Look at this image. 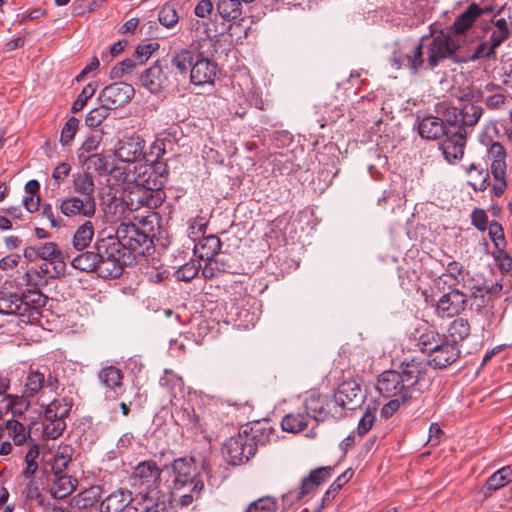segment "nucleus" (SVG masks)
Wrapping results in <instances>:
<instances>
[{
    "mask_svg": "<svg viewBox=\"0 0 512 512\" xmlns=\"http://www.w3.org/2000/svg\"><path fill=\"white\" fill-rule=\"evenodd\" d=\"M488 234L493 242L495 249L500 252L505 250L506 240L502 225L497 221H491L488 227Z\"/></svg>",
    "mask_w": 512,
    "mask_h": 512,
    "instance_id": "obj_54",
    "label": "nucleus"
},
{
    "mask_svg": "<svg viewBox=\"0 0 512 512\" xmlns=\"http://www.w3.org/2000/svg\"><path fill=\"white\" fill-rule=\"evenodd\" d=\"M138 65L141 64L138 63V59L135 58L134 54H132L131 57L123 60L115 66L111 71V75L113 78H122L125 74H130Z\"/></svg>",
    "mask_w": 512,
    "mask_h": 512,
    "instance_id": "obj_62",
    "label": "nucleus"
},
{
    "mask_svg": "<svg viewBox=\"0 0 512 512\" xmlns=\"http://www.w3.org/2000/svg\"><path fill=\"white\" fill-rule=\"evenodd\" d=\"M109 237L124 252L128 250L139 255H143L152 242L145 231L140 230L136 224L130 222L121 223L116 229L115 236Z\"/></svg>",
    "mask_w": 512,
    "mask_h": 512,
    "instance_id": "obj_10",
    "label": "nucleus"
},
{
    "mask_svg": "<svg viewBox=\"0 0 512 512\" xmlns=\"http://www.w3.org/2000/svg\"><path fill=\"white\" fill-rule=\"evenodd\" d=\"M99 258V264L96 271L99 277L105 279H115L122 275L124 270V262H115V260H101V256Z\"/></svg>",
    "mask_w": 512,
    "mask_h": 512,
    "instance_id": "obj_49",
    "label": "nucleus"
},
{
    "mask_svg": "<svg viewBox=\"0 0 512 512\" xmlns=\"http://www.w3.org/2000/svg\"><path fill=\"white\" fill-rule=\"evenodd\" d=\"M159 384L161 388L167 392L171 402L173 398H176L178 394L183 392V380L172 370L164 371L163 376L159 380Z\"/></svg>",
    "mask_w": 512,
    "mask_h": 512,
    "instance_id": "obj_39",
    "label": "nucleus"
},
{
    "mask_svg": "<svg viewBox=\"0 0 512 512\" xmlns=\"http://www.w3.org/2000/svg\"><path fill=\"white\" fill-rule=\"evenodd\" d=\"M2 426L4 436L11 438L16 446H21L31 439L30 429L16 419L7 420Z\"/></svg>",
    "mask_w": 512,
    "mask_h": 512,
    "instance_id": "obj_36",
    "label": "nucleus"
},
{
    "mask_svg": "<svg viewBox=\"0 0 512 512\" xmlns=\"http://www.w3.org/2000/svg\"><path fill=\"white\" fill-rule=\"evenodd\" d=\"M466 174L469 178L468 184L474 191H484L490 185L489 171L481 163H471L466 168Z\"/></svg>",
    "mask_w": 512,
    "mask_h": 512,
    "instance_id": "obj_34",
    "label": "nucleus"
},
{
    "mask_svg": "<svg viewBox=\"0 0 512 512\" xmlns=\"http://www.w3.org/2000/svg\"><path fill=\"white\" fill-rule=\"evenodd\" d=\"M302 411L310 415V421H314L316 425L328 416L341 418V409L333 408L331 398L315 393L305 399Z\"/></svg>",
    "mask_w": 512,
    "mask_h": 512,
    "instance_id": "obj_18",
    "label": "nucleus"
},
{
    "mask_svg": "<svg viewBox=\"0 0 512 512\" xmlns=\"http://www.w3.org/2000/svg\"><path fill=\"white\" fill-rule=\"evenodd\" d=\"M471 327L469 321L465 318L454 319L448 327V337L450 342L456 343L463 341L470 335Z\"/></svg>",
    "mask_w": 512,
    "mask_h": 512,
    "instance_id": "obj_46",
    "label": "nucleus"
},
{
    "mask_svg": "<svg viewBox=\"0 0 512 512\" xmlns=\"http://www.w3.org/2000/svg\"><path fill=\"white\" fill-rule=\"evenodd\" d=\"M376 389L380 395L386 398L401 397L403 400H410L405 396V388L398 371L388 370L382 372L376 383Z\"/></svg>",
    "mask_w": 512,
    "mask_h": 512,
    "instance_id": "obj_23",
    "label": "nucleus"
},
{
    "mask_svg": "<svg viewBox=\"0 0 512 512\" xmlns=\"http://www.w3.org/2000/svg\"><path fill=\"white\" fill-rule=\"evenodd\" d=\"M102 141V134L96 133L86 138L80 148L77 150V158L82 159L90 156L92 152L97 151Z\"/></svg>",
    "mask_w": 512,
    "mask_h": 512,
    "instance_id": "obj_56",
    "label": "nucleus"
},
{
    "mask_svg": "<svg viewBox=\"0 0 512 512\" xmlns=\"http://www.w3.org/2000/svg\"><path fill=\"white\" fill-rule=\"evenodd\" d=\"M137 180L149 187L153 192H164L163 188L169 178V168L166 162L156 161L154 164H139L136 166Z\"/></svg>",
    "mask_w": 512,
    "mask_h": 512,
    "instance_id": "obj_17",
    "label": "nucleus"
},
{
    "mask_svg": "<svg viewBox=\"0 0 512 512\" xmlns=\"http://www.w3.org/2000/svg\"><path fill=\"white\" fill-rule=\"evenodd\" d=\"M277 507L274 497L264 496L250 503L245 512H276Z\"/></svg>",
    "mask_w": 512,
    "mask_h": 512,
    "instance_id": "obj_53",
    "label": "nucleus"
},
{
    "mask_svg": "<svg viewBox=\"0 0 512 512\" xmlns=\"http://www.w3.org/2000/svg\"><path fill=\"white\" fill-rule=\"evenodd\" d=\"M497 48L498 47H494L493 43L490 42V40L488 42L483 41L477 45L469 59L471 61H476L484 58H492L495 56Z\"/></svg>",
    "mask_w": 512,
    "mask_h": 512,
    "instance_id": "obj_64",
    "label": "nucleus"
},
{
    "mask_svg": "<svg viewBox=\"0 0 512 512\" xmlns=\"http://www.w3.org/2000/svg\"><path fill=\"white\" fill-rule=\"evenodd\" d=\"M72 188L74 195L62 197L56 201V207L67 217L83 216L91 218L97 211L96 186L90 172L73 175Z\"/></svg>",
    "mask_w": 512,
    "mask_h": 512,
    "instance_id": "obj_3",
    "label": "nucleus"
},
{
    "mask_svg": "<svg viewBox=\"0 0 512 512\" xmlns=\"http://www.w3.org/2000/svg\"><path fill=\"white\" fill-rule=\"evenodd\" d=\"M200 265H197L195 262L191 261L174 272V276L177 281H185L189 282L194 279L199 273Z\"/></svg>",
    "mask_w": 512,
    "mask_h": 512,
    "instance_id": "obj_61",
    "label": "nucleus"
},
{
    "mask_svg": "<svg viewBox=\"0 0 512 512\" xmlns=\"http://www.w3.org/2000/svg\"><path fill=\"white\" fill-rule=\"evenodd\" d=\"M310 423V415L302 410L286 414L281 421V427L289 433H299L307 428Z\"/></svg>",
    "mask_w": 512,
    "mask_h": 512,
    "instance_id": "obj_37",
    "label": "nucleus"
},
{
    "mask_svg": "<svg viewBox=\"0 0 512 512\" xmlns=\"http://www.w3.org/2000/svg\"><path fill=\"white\" fill-rule=\"evenodd\" d=\"M78 161L85 169L84 172H90L92 170L99 175H105L109 172L108 158L101 153L91 154L90 156L79 159Z\"/></svg>",
    "mask_w": 512,
    "mask_h": 512,
    "instance_id": "obj_43",
    "label": "nucleus"
},
{
    "mask_svg": "<svg viewBox=\"0 0 512 512\" xmlns=\"http://www.w3.org/2000/svg\"><path fill=\"white\" fill-rule=\"evenodd\" d=\"M79 127V120L76 117H70L61 130L60 143L62 146H69L73 141Z\"/></svg>",
    "mask_w": 512,
    "mask_h": 512,
    "instance_id": "obj_57",
    "label": "nucleus"
},
{
    "mask_svg": "<svg viewBox=\"0 0 512 512\" xmlns=\"http://www.w3.org/2000/svg\"><path fill=\"white\" fill-rule=\"evenodd\" d=\"M59 386V380L56 375L40 369L30 368L23 381L22 392L25 397H29L33 401L41 396L46 388L51 392H56Z\"/></svg>",
    "mask_w": 512,
    "mask_h": 512,
    "instance_id": "obj_15",
    "label": "nucleus"
},
{
    "mask_svg": "<svg viewBox=\"0 0 512 512\" xmlns=\"http://www.w3.org/2000/svg\"><path fill=\"white\" fill-rule=\"evenodd\" d=\"M73 455V448L70 445H63L58 448L52 463L54 473H61L67 468Z\"/></svg>",
    "mask_w": 512,
    "mask_h": 512,
    "instance_id": "obj_52",
    "label": "nucleus"
},
{
    "mask_svg": "<svg viewBox=\"0 0 512 512\" xmlns=\"http://www.w3.org/2000/svg\"><path fill=\"white\" fill-rule=\"evenodd\" d=\"M441 293L439 299L435 300L426 291L423 292L426 304L434 307L435 314L441 319L459 316L466 310L469 301L473 300L470 292L463 288L446 289Z\"/></svg>",
    "mask_w": 512,
    "mask_h": 512,
    "instance_id": "obj_8",
    "label": "nucleus"
},
{
    "mask_svg": "<svg viewBox=\"0 0 512 512\" xmlns=\"http://www.w3.org/2000/svg\"><path fill=\"white\" fill-rule=\"evenodd\" d=\"M24 257L34 262L41 259V264H46L48 268L54 269L61 275L65 274L66 263L60 247L54 242H45L38 245L29 246L24 250Z\"/></svg>",
    "mask_w": 512,
    "mask_h": 512,
    "instance_id": "obj_11",
    "label": "nucleus"
},
{
    "mask_svg": "<svg viewBox=\"0 0 512 512\" xmlns=\"http://www.w3.org/2000/svg\"><path fill=\"white\" fill-rule=\"evenodd\" d=\"M108 107L102 103L99 107H96L88 112L85 117V124L90 128L99 127L102 122L109 116Z\"/></svg>",
    "mask_w": 512,
    "mask_h": 512,
    "instance_id": "obj_55",
    "label": "nucleus"
},
{
    "mask_svg": "<svg viewBox=\"0 0 512 512\" xmlns=\"http://www.w3.org/2000/svg\"><path fill=\"white\" fill-rule=\"evenodd\" d=\"M98 492L94 488L84 490L71 499V507L78 510L87 509L97 501Z\"/></svg>",
    "mask_w": 512,
    "mask_h": 512,
    "instance_id": "obj_51",
    "label": "nucleus"
},
{
    "mask_svg": "<svg viewBox=\"0 0 512 512\" xmlns=\"http://www.w3.org/2000/svg\"><path fill=\"white\" fill-rule=\"evenodd\" d=\"M220 238L216 235L204 237L196 246L195 253H198L202 260H212L221 249Z\"/></svg>",
    "mask_w": 512,
    "mask_h": 512,
    "instance_id": "obj_38",
    "label": "nucleus"
},
{
    "mask_svg": "<svg viewBox=\"0 0 512 512\" xmlns=\"http://www.w3.org/2000/svg\"><path fill=\"white\" fill-rule=\"evenodd\" d=\"M161 469L153 460H145L140 462L132 473V481L134 486H145L147 489L156 488L160 482Z\"/></svg>",
    "mask_w": 512,
    "mask_h": 512,
    "instance_id": "obj_24",
    "label": "nucleus"
},
{
    "mask_svg": "<svg viewBox=\"0 0 512 512\" xmlns=\"http://www.w3.org/2000/svg\"><path fill=\"white\" fill-rule=\"evenodd\" d=\"M218 65L213 60L197 54L189 74L190 82L197 86L212 84L217 76Z\"/></svg>",
    "mask_w": 512,
    "mask_h": 512,
    "instance_id": "obj_21",
    "label": "nucleus"
},
{
    "mask_svg": "<svg viewBox=\"0 0 512 512\" xmlns=\"http://www.w3.org/2000/svg\"><path fill=\"white\" fill-rule=\"evenodd\" d=\"M376 411L377 410L375 407H368L366 409L365 413L360 418L358 426L356 428V432L359 436L362 437L371 430L376 420Z\"/></svg>",
    "mask_w": 512,
    "mask_h": 512,
    "instance_id": "obj_59",
    "label": "nucleus"
},
{
    "mask_svg": "<svg viewBox=\"0 0 512 512\" xmlns=\"http://www.w3.org/2000/svg\"><path fill=\"white\" fill-rule=\"evenodd\" d=\"M217 14L224 22H228V26L223 28L224 32H229L233 36L234 25L242 20V3L239 0H218L216 3Z\"/></svg>",
    "mask_w": 512,
    "mask_h": 512,
    "instance_id": "obj_29",
    "label": "nucleus"
},
{
    "mask_svg": "<svg viewBox=\"0 0 512 512\" xmlns=\"http://www.w3.org/2000/svg\"><path fill=\"white\" fill-rule=\"evenodd\" d=\"M71 411V404L65 399H54L44 410V419H65Z\"/></svg>",
    "mask_w": 512,
    "mask_h": 512,
    "instance_id": "obj_48",
    "label": "nucleus"
},
{
    "mask_svg": "<svg viewBox=\"0 0 512 512\" xmlns=\"http://www.w3.org/2000/svg\"><path fill=\"white\" fill-rule=\"evenodd\" d=\"M61 276L54 269L48 268L46 264H41L39 267L28 269L23 276V281L27 286L38 289L47 286L50 280Z\"/></svg>",
    "mask_w": 512,
    "mask_h": 512,
    "instance_id": "obj_32",
    "label": "nucleus"
},
{
    "mask_svg": "<svg viewBox=\"0 0 512 512\" xmlns=\"http://www.w3.org/2000/svg\"><path fill=\"white\" fill-rule=\"evenodd\" d=\"M136 166L134 170L128 169L121 171L119 180L126 184L123 201L131 211H136L142 207L155 209L160 207L165 198V192H153L149 187L143 184V181L137 180Z\"/></svg>",
    "mask_w": 512,
    "mask_h": 512,
    "instance_id": "obj_7",
    "label": "nucleus"
},
{
    "mask_svg": "<svg viewBox=\"0 0 512 512\" xmlns=\"http://www.w3.org/2000/svg\"><path fill=\"white\" fill-rule=\"evenodd\" d=\"M169 468H171L173 474L171 488L175 491L182 489L188 483L194 484L195 480H201L200 473L196 471L193 457L175 459ZM166 469H168V466H166Z\"/></svg>",
    "mask_w": 512,
    "mask_h": 512,
    "instance_id": "obj_19",
    "label": "nucleus"
},
{
    "mask_svg": "<svg viewBox=\"0 0 512 512\" xmlns=\"http://www.w3.org/2000/svg\"><path fill=\"white\" fill-rule=\"evenodd\" d=\"M500 15L507 16L508 19H511V7H508L506 4L500 6L491 20L494 25V29L489 40L493 43L494 47H500L512 36V30L510 29V25L506 17L497 18Z\"/></svg>",
    "mask_w": 512,
    "mask_h": 512,
    "instance_id": "obj_25",
    "label": "nucleus"
},
{
    "mask_svg": "<svg viewBox=\"0 0 512 512\" xmlns=\"http://www.w3.org/2000/svg\"><path fill=\"white\" fill-rule=\"evenodd\" d=\"M77 480L66 474L54 473L50 492L53 498L63 499L71 494L76 487Z\"/></svg>",
    "mask_w": 512,
    "mask_h": 512,
    "instance_id": "obj_35",
    "label": "nucleus"
},
{
    "mask_svg": "<svg viewBox=\"0 0 512 512\" xmlns=\"http://www.w3.org/2000/svg\"><path fill=\"white\" fill-rule=\"evenodd\" d=\"M460 354L461 351L456 343L443 338L438 347L429 354L426 363L435 369H443L453 364Z\"/></svg>",
    "mask_w": 512,
    "mask_h": 512,
    "instance_id": "obj_22",
    "label": "nucleus"
},
{
    "mask_svg": "<svg viewBox=\"0 0 512 512\" xmlns=\"http://www.w3.org/2000/svg\"><path fill=\"white\" fill-rule=\"evenodd\" d=\"M99 252L86 251L74 257L71 261V265L85 272H96L99 264Z\"/></svg>",
    "mask_w": 512,
    "mask_h": 512,
    "instance_id": "obj_45",
    "label": "nucleus"
},
{
    "mask_svg": "<svg viewBox=\"0 0 512 512\" xmlns=\"http://www.w3.org/2000/svg\"><path fill=\"white\" fill-rule=\"evenodd\" d=\"M433 287L437 292H444L446 289L452 288H463L470 292L473 304L477 308L484 307L486 295L489 292L485 283L474 279L458 261H450L447 264L445 272L433 280Z\"/></svg>",
    "mask_w": 512,
    "mask_h": 512,
    "instance_id": "obj_4",
    "label": "nucleus"
},
{
    "mask_svg": "<svg viewBox=\"0 0 512 512\" xmlns=\"http://www.w3.org/2000/svg\"><path fill=\"white\" fill-rule=\"evenodd\" d=\"M484 113L482 106L467 102L462 107H448L443 118L426 116L418 123L421 138L436 140L442 136L440 149L448 163H455L463 158L467 136L479 122Z\"/></svg>",
    "mask_w": 512,
    "mask_h": 512,
    "instance_id": "obj_2",
    "label": "nucleus"
},
{
    "mask_svg": "<svg viewBox=\"0 0 512 512\" xmlns=\"http://www.w3.org/2000/svg\"><path fill=\"white\" fill-rule=\"evenodd\" d=\"M158 19L163 26L171 28L177 24L179 16L173 5L164 4L158 13Z\"/></svg>",
    "mask_w": 512,
    "mask_h": 512,
    "instance_id": "obj_60",
    "label": "nucleus"
},
{
    "mask_svg": "<svg viewBox=\"0 0 512 512\" xmlns=\"http://www.w3.org/2000/svg\"><path fill=\"white\" fill-rule=\"evenodd\" d=\"M187 29L193 40L204 41L216 38L224 34V29L219 30L217 25L209 19L191 18L187 23Z\"/></svg>",
    "mask_w": 512,
    "mask_h": 512,
    "instance_id": "obj_30",
    "label": "nucleus"
},
{
    "mask_svg": "<svg viewBox=\"0 0 512 512\" xmlns=\"http://www.w3.org/2000/svg\"><path fill=\"white\" fill-rule=\"evenodd\" d=\"M506 151L500 142H493L488 149V158L491 160V174L494 183L491 187V193L495 197H501L507 189L506 180Z\"/></svg>",
    "mask_w": 512,
    "mask_h": 512,
    "instance_id": "obj_14",
    "label": "nucleus"
},
{
    "mask_svg": "<svg viewBox=\"0 0 512 512\" xmlns=\"http://www.w3.org/2000/svg\"><path fill=\"white\" fill-rule=\"evenodd\" d=\"M134 498L128 490H118L100 503V512H135Z\"/></svg>",
    "mask_w": 512,
    "mask_h": 512,
    "instance_id": "obj_26",
    "label": "nucleus"
},
{
    "mask_svg": "<svg viewBox=\"0 0 512 512\" xmlns=\"http://www.w3.org/2000/svg\"><path fill=\"white\" fill-rule=\"evenodd\" d=\"M134 88L126 82H115L106 86L100 93V100L113 110L128 103L134 96Z\"/></svg>",
    "mask_w": 512,
    "mask_h": 512,
    "instance_id": "obj_20",
    "label": "nucleus"
},
{
    "mask_svg": "<svg viewBox=\"0 0 512 512\" xmlns=\"http://www.w3.org/2000/svg\"><path fill=\"white\" fill-rule=\"evenodd\" d=\"M144 148L145 141L140 136L125 137L120 140L116 150V156L119 158V160L128 164L123 168H115L112 171L114 176L119 178L120 172L126 171L128 167L134 170V167L137 166L135 162L141 157L146 158Z\"/></svg>",
    "mask_w": 512,
    "mask_h": 512,
    "instance_id": "obj_16",
    "label": "nucleus"
},
{
    "mask_svg": "<svg viewBox=\"0 0 512 512\" xmlns=\"http://www.w3.org/2000/svg\"><path fill=\"white\" fill-rule=\"evenodd\" d=\"M512 482V465L500 468L494 472L486 481V488L489 491L498 490Z\"/></svg>",
    "mask_w": 512,
    "mask_h": 512,
    "instance_id": "obj_47",
    "label": "nucleus"
},
{
    "mask_svg": "<svg viewBox=\"0 0 512 512\" xmlns=\"http://www.w3.org/2000/svg\"><path fill=\"white\" fill-rule=\"evenodd\" d=\"M484 92L489 93L484 97V104L489 110H506L512 116V97L499 85L488 83L484 87Z\"/></svg>",
    "mask_w": 512,
    "mask_h": 512,
    "instance_id": "obj_27",
    "label": "nucleus"
},
{
    "mask_svg": "<svg viewBox=\"0 0 512 512\" xmlns=\"http://www.w3.org/2000/svg\"><path fill=\"white\" fill-rule=\"evenodd\" d=\"M94 236V224L90 220H86L80 225L73 236V247L78 250H84L87 248Z\"/></svg>",
    "mask_w": 512,
    "mask_h": 512,
    "instance_id": "obj_44",
    "label": "nucleus"
},
{
    "mask_svg": "<svg viewBox=\"0 0 512 512\" xmlns=\"http://www.w3.org/2000/svg\"><path fill=\"white\" fill-rule=\"evenodd\" d=\"M196 53L188 48H182L180 50L175 51L171 54L169 67L171 70L175 69L176 72L173 75H177V77L181 81H185L188 77V72L191 71V67L196 57Z\"/></svg>",
    "mask_w": 512,
    "mask_h": 512,
    "instance_id": "obj_31",
    "label": "nucleus"
},
{
    "mask_svg": "<svg viewBox=\"0 0 512 512\" xmlns=\"http://www.w3.org/2000/svg\"><path fill=\"white\" fill-rule=\"evenodd\" d=\"M135 512H168L166 501L152 490L149 494L139 493L134 497Z\"/></svg>",
    "mask_w": 512,
    "mask_h": 512,
    "instance_id": "obj_33",
    "label": "nucleus"
},
{
    "mask_svg": "<svg viewBox=\"0 0 512 512\" xmlns=\"http://www.w3.org/2000/svg\"><path fill=\"white\" fill-rule=\"evenodd\" d=\"M444 336L433 330H428L419 336L417 346L423 353L428 355L438 347V344L443 340Z\"/></svg>",
    "mask_w": 512,
    "mask_h": 512,
    "instance_id": "obj_50",
    "label": "nucleus"
},
{
    "mask_svg": "<svg viewBox=\"0 0 512 512\" xmlns=\"http://www.w3.org/2000/svg\"><path fill=\"white\" fill-rule=\"evenodd\" d=\"M96 85L93 83L87 84L78 95L71 107L72 113H77L84 108L87 101L95 94Z\"/></svg>",
    "mask_w": 512,
    "mask_h": 512,
    "instance_id": "obj_63",
    "label": "nucleus"
},
{
    "mask_svg": "<svg viewBox=\"0 0 512 512\" xmlns=\"http://www.w3.org/2000/svg\"><path fill=\"white\" fill-rule=\"evenodd\" d=\"M333 470L334 466H324L312 470L309 475L301 481L299 490L296 492L294 498L300 500L311 493L332 476Z\"/></svg>",
    "mask_w": 512,
    "mask_h": 512,
    "instance_id": "obj_28",
    "label": "nucleus"
},
{
    "mask_svg": "<svg viewBox=\"0 0 512 512\" xmlns=\"http://www.w3.org/2000/svg\"><path fill=\"white\" fill-rule=\"evenodd\" d=\"M398 372L406 389L405 396L410 397V400L417 398L430 385L428 365L425 361L412 359L409 362H403Z\"/></svg>",
    "mask_w": 512,
    "mask_h": 512,
    "instance_id": "obj_9",
    "label": "nucleus"
},
{
    "mask_svg": "<svg viewBox=\"0 0 512 512\" xmlns=\"http://www.w3.org/2000/svg\"><path fill=\"white\" fill-rule=\"evenodd\" d=\"M140 82L151 93H158L176 89L180 79L177 75H173V71L168 66L156 64L144 71Z\"/></svg>",
    "mask_w": 512,
    "mask_h": 512,
    "instance_id": "obj_12",
    "label": "nucleus"
},
{
    "mask_svg": "<svg viewBox=\"0 0 512 512\" xmlns=\"http://www.w3.org/2000/svg\"><path fill=\"white\" fill-rule=\"evenodd\" d=\"M265 428L258 425L251 427L248 431L243 429L236 436L231 437L223 446V454L231 465H240L247 462L254 456L258 445H265L269 442L271 429L264 433Z\"/></svg>",
    "mask_w": 512,
    "mask_h": 512,
    "instance_id": "obj_5",
    "label": "nucleus"
},
{
    "mask_svg": "<svg viewBox=\"0 0 512 512\" xmlns=\"http://www.w3.org/2000/svg\"><path fill=\"white\" fill-rule=\"evenodd\" d=\"M3 402L5 403L6 412H10L13 416H21L28 410L33 400L25 397V394L22 392L21 395H5Z\"/></svg>",
    "mask_w": 512,
    "mask_h": 512,
    "instance_id": "obj_41",
    "label": "nucleus"
},
{
    "mask_svg": "<svg viewBox=\"0 0 512 512\" xmlns=\"http://www.w3.org/2000/svg\"><path fill=\"white\" fill-rule=\"evenodd\" d=\"M365 395L356 379L343 381L331 397L333 408L341 409V417L345 410H355L363 403Z\"/></svg>",
    "mask_w": 512,
    "mask_h": 512,
    "instance_id": "obj_13",
    "label": "nucleus"
},
{
    "mask_svg": "<svg viewBox=\"0 0 512 512\" xmlns=\"http://www.w3.org/2000/svg\"><path fill=\"white\" fill-rule=\"evenodd\" d=\"M96 249L101 254V260H115V262H124L126 252L120 249L110 237L100 239L97 241Z\"/></svg>",
    "mask_w": 512,
    "mask_h": 512,
    "instance_id": "obj_40",
    "label": "nucleus"
},
{
    "mask_svg": "<svg viewBox=\"0 0 512 512\" xmlns=\"http://www.w3.org/2000/svg\"><path fill=\"white\" fill-rule=\"evenodd\" d=\"M0 313L2 314L4 332L18 334L24 326L39 320L40 312L23 303L16 293L0 292Z\"/></svg>",
    "mask_w": 512,
    "mask_h": 512,
    "instance_id": "obj_6",
    "label": "nucleus"
},
{
    "mask_svg": "<svg viewBox=\"0 0 512 512\" xmlns=\"http://www.w3.org/2000/svg\"><path fill=\"white\" fill-rule=\"evenodd\" d=\"M66 428L63 419H44V435L48 439H57Z\"/></svg>",
    "mask_w": 512,
    "mask_h": 512,
    "instance_id": "obj_58",
    "label": "nucleus"
},
{
    "mask_svg": "<svg viewBox=\"0 0 512 512\" xmlns=\"http://www.w3.org/2000/svg\"><path fill=\"white\" fill-rule=\"evenodd\" d=\"M479 17L476 4L473 3L460 14L449 31L435 36L424 35L412 46H402L392 52L390 64L395 69H408L413 75L422 71L434 70L443 61L457 60V52L463 39L462 34L475 23Z\"/></svg>",
    "mask_w": 512,
    "mask_h": 512,
    "instance_id": "obj_1",
    "label": "nucleus"
},
{
    "mask_svg": "<svg viewBox=\"0 0 512 512\" xmlns=\"http://www.w3.org/2000/svg\"><path fill=\"white\" fill-rule=\"evenodd\" d=\"M98 378L106 388L117 391L122 388L123 373L115 366L102 368L98 373Z\"/></svg>",
    "mask_w": 512,
    "mask_h": 512,
    "instance_id": "obj_42",
    "label": "nucleus"
}]
</instances>
